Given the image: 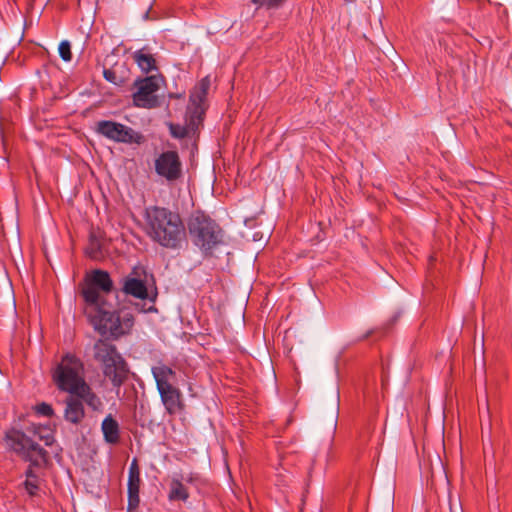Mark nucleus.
<instances>
[{
    "mask_svg": "<svg viewBox=\"0 0 512 512\" xmlns=\"http://www.w3.org/2000/svg\"><path fill=\"white\" fill-rule=\"evenodd\" d=\"M113 281L105 270H93L86 278L81 289V296L85 302L84 313L90 324L102 336L109 334L114 339L127 335L134 325V316L131 311L121 308L111 311L108 303L100 294L110 293Z\"/></svg>",
    "mask_w": 512,
    "mask_h": 512,
    "instance_id": "f257e3e1",
    "label": "nucleus"
},
{
    "mask_svg": "<svg viewBox=\"0 0 512 512\" xmlns=\"http://www.w3.org/2000/svg\"><path fill=\"white\" fill-rule=\"evenodd\" d=\"M144 221L147 236L161 247L177 250L186 242V228L177 211L149 206L145 208Z\"/></svg>",
    "mask_w": 512,
    "mask_h": 512,
    "instance_id": "f03ea898",
    "label": "nucleus"
},
{
    "mask_svg": "<svg viewBox=\"0 0 512 512\" xmlns=\"http://www.w3.org/2000/svg\"><path fill=\"white\" fill-rule=\"evenodd\" d=\"M54 440V434L49 428L37 424L27 426L25 431L14 427L10 428L3 437L8 452L33 464L40 461L46 462L48 459V452L41 447L39 442L50 446Z\"/></svg>",
    "mask_w": 512,
    "mask_h": 512,
    "instance_id": "7ed1b4c3",
    "label": "nucleus"
},
{
    "mask_svg": "<svg viewBox=\"0 0 512 512\" xmlns=\"http://www.w3.org/2000/svg\"><path fill=\"white\" fill-rule=\"evenodd\" d=\"M83 370L82 361L68 353L62 357L53 373L54 382L59 390L68 394H77L92 411L100 412L103 409V402L85 381L82 375Z\"/></svg>",
    "mask_w": 512,
    "mask_h": 512,
    "instance_id": "20e7f679",
    "label": "nucleus"
},
{
    "mask_svg": "<svg viewBox=\"0 0 512 512\" xmlns=\"http://www.w3.org/2000/svg\"><path fill=\"white\" fill-rule=\"evenodd\" d=\"M93 357L112 385L116 388L121 387L127 378L128 368L117 347L108 339H99L93 345Z\"/></svg>",
    "mask_w": 512,
    "mask_h": 512,
    "instance_id": "39448f33",
    "label": "nucleus"
},
{
    "mask_svg": "<svg viewBox=\"0 0 512 512\" xmlns=\"http://www.w3.org/2000/svg\"><path fill=\"white\" fill-rule=\"evenodd\" d=\"M188 231L192 243L204 254H211L223 242L222 228L203 212H196L189 218Z\"/></svg>",
    "mask_w": 512,
    "mask_h": 512,
    "instance_id": "423d86ee",
    "label": "nucleus"
},
{
    "mask_svg": "<svg viewBox=\"0 0 512 512\" xmlns=\"http://www.w3.org/2000/svg\"><path fill=\"white\" fill-rule=\"evenodd\" d=\"M133 87L136 91L132 94L134 106L138 108L152 109L159 105L156 92L159 90L158 79L155 76L137 78Z\"/></svg>",
    "mask_w": 512,
    "mask_h": 512,
    "instance_id": "0eeeda50",
    "label": "nucleus"
},
{
    "mask_svg": "<svg viewBox=\"0 0 512 512\" xmlns=\"http://www.w3.org/2000/svg\"><path fill=\"white\" fill-rule=\"evenodd\" d=\"M156 174L169 183L180 180L183 176V164L176 150L160 153L154 160Z\"/></svg>",
    "mask_w": 512,
    "mask_h": 512,
    "instance_id": "6e6552de",
    "label": "nucleus"
},
{
    "mask_svg": "<svg viewBox=\"0 0 512 512\" xmlns=\"http://www.w3.org/2000/svg\"><path fill=\"white\" fill-rule=\"evenodd\" d=\"M96 131L104 137L119 143L140 144L144 139L141 133L136 132L131 127L110 120L97 122Z\"/></svg>",
    "mask_w": 512,
    "mask_h": 512,
    "instance_id": "1a4fd4ad",
    "label": "nucleus"
},
{
    "mask_svg": "<svg viewBox=\"0 0 512 512\" xmlns=\"http://www.w3.org/2000/svg\"><path fill=\"white\" fill-rule=\"evenodd\" d=\"M122 291L126 295H130L142 300L148 297V289L146 286V271L143 267H134L132 271L123 278Z\"/></svg>",
    "mask_w": 512,
    "mask_h": 512,
    "instance_id": "9d476101",
    "label": "nucleus"
},
{
    "mask_svg": "<svg viewBox=\"0 0 512 512\" xmlns=\"http://www.w3.org/2000/svg\"><path fill=\"white\" fill-rule=\"evenodd\" d=\"M140 466L137 458H133L128 469L127 509L126 512H137L140 505L141 487Z\"/></svg>",
    "mask_w": 512,
    "mask_h": 512,
    "instance_id": "9b49d317",
    "label": "nucleus"
},
{
    "mask_svg": "<svg viewBox=\"0 0 512 512\" xmlns=\"http://www.w3.org/2000/svg\"><path fill=\"white\" fill-rule=\"evenodd\" d=\"M65 408L63 417L65 421L73 424L79 425L85 418V408L83 398L78 396L77 394H69L65 401Z\"/></svg>",
    "mask_w": 512,
    "mask_h": 512,
    "instance_id": "f8f14e48",
    "label": "nucleus"
},
{
    "mask_svg": "<svg viewBox=\"0 0 512 512\" xmlns=\"http://www.w3.org/2000/svg\"><path fill=\"white\" fill-rule=\"evenodd\" d=\"M168 414L174 415L184 409L181 391L174 385L157 389Z\"/></svg>",
    "mask_w": 512,
    "mask_h": 512,
    "instance_id": "ddd939ff",
    "label": "nucleus"
},
{
    "mask_svg": "<svg viewBox=\"0 0 512 512\" xmlns=\"http://www.w3.org/2000/svg\"><path fill=\"white\" fill-rule=\"evenodd\" d=\"M103 77L116 86H124L131 78V70L126 62L118 61L110 68H104Z\"/></svg>",
    "mask_w": 512,
    "mask_h": 512,
    "instance_id": "4468645a",
    "label": "nucleus"
},
{
    "mask_svg": "<svg viewBox=\"0 0 512 512\" xmlns=\"http://www.w3.org/2000/svg\"><path fill=\"white\" fill-rule=\"evenodd\" d=\"M151 371L155 379L157 389L174 385V382L176 381V372L172 368L160 363L157 366H153Z\"/></svg>",
    "mask_w": 512,
    "mask_h": 512,
    "instance_id": "2eb2a0df",
    "label": "nucleus"
},
{
    "mask_svg": "<svg viewBox=\"0 0 512 512\" xmlns=\"http://www.w3.org/2000/svg\"><path fill=\"white\" fill-rule=\"evenodd\" d=\"M132 59L145 73H149L157 69L156 59L150 53V49L147 46L134 51L132 53Z\"/></svg>",
    "mask_w": 512,
    "mask_h": 512,
    "instance_id": "dca6fc26",
    "label": "nucleus"
},
{
    "mask_svg": "<svg viewBox=\"0 0 512 512\" xmlns=\"http://www.w3.org/2000/svg\"><path fill=\"white\" fill-rule=\"evenodd\" d=\"M101 431L105 442L117 444L120 440V426L111 414L107 415L101 424Z\"/></svg>",
    "mask_w": 512,
    "mask_h": 512,
    "instance_id": "f3484780",
    "label": "nucleus"
},
{
    "mask_svg": "<svg viewBox=\"0 0 512 512\" xmlns=\"http://www.w3.org/2000/svg\"><path fill=\"white\" fill-rule=\"evenodd\" d=\"M168 499L169 501L183 502H186L189 499V492L180 478H172L169 484Z\"/></svg>",
    "mask_w": 512,
    "mask_h": 512,
    "instance_id": "a211bd4d",
    "label": "nucleus"
},
{
    "mask_svg": "<svg viewBox=\"0 0 512 512\" xmlns=\"http://www.w3.org/2000/svg\"><path fill=\"white\" fill-rule=\"evenodd\" d=\"M86 255L91 259H99L103 256L102 239L96 232H91L89 242L85 249Z\"/></svg>",
    "mask_w": 512,
    "mask_h": 512,
    "instance_id": "6ab92c4d",
    "label": "nucleus"
},
{
    "mask_svg": "<svg viewBox=\"0 0 512 512\" xmlns=\"http://www.w3.org/2000/svg\"><path fill=\"white\" fill-rule=\"evenodd\" d=\"M204 114L205 108H187L186 125L191 133H194L198 130L202 124Z\"/></svg>",
    "mask_w": 512,
    "mask_h": 512,
    "instance_id": "aec40b11",
    "label": "nucleus"
},
{
    "mask_svg": "<svg viewBox=\"0 0 512 512\" xmlns=\"http://www.w3.org/2000/svg\"><path fill=\"white\" fill-rule=\"evenodd\" d=\"M24 487L30 496H34L37 494V491L39 489L38 477L36 476L32 469H28L26 472V480L24 482Z\"/></svg>",
    "mask_w": 512,
    "mask_h": 512,
    "instance_id": "412c9836",
    "label": "nucleus"
},
{
    "mask_svg": "<svg viewBox=\"0 0 512 512\" xmlns=\"http://www.w3.org/2000/svg\"><path fill=\"white\" fill-rule=\"evenodd\" d=\"M207 94L204 93L203 90H197L196 88L191 92L189 97V105L187 108H204V103L206 100Z\"/></svg>",
    "mask_w": 512,
    "mask_h": 512,
    "instance_id": "4be33fe9",
    "label": "nucleus"
},
{
    "mask_svg": "<svg viewBox=\"0 0 512 512\" xmlns=\"http://www.w3.org/2000/svg\"><path fill=\"white\" fill-rule=\"evenodd\" d=\"M168 128L171 136L176 139H184L191 133L187 125H180L175 123H168Z\"/></svg>",
    "mask_w": 512,
    "mask_h": 512,
    "instance_id": "5701e85b",
    "label": "nucleus"
},
{
    "mask_svg": "<svg viewBox=\"0 0 512 512\" xmlns=\"http://www.w3.org/2000/svg\"><path fill=\"white\" fill-rule=\"evenodd\" d=\"M287 0H251L258 8L276 9L281 7Z\"/></svg>",
    "mask_w": 512,
    "mask_h": 512,
    "instance_id": "b1692460",
    "label": "nucleus"
},
{
    "mask_svg": "<svg viewBox=\"0 0 512 512\" xmlns=\"http://www.w3.org/2000/svg\"><path fill=\"white\" fill-rule=\"evenodd\" d=\"M59 55L62 60L69 62L72 60L71 44L69 41L64 40L60 42L58 47Z\"/></svg>",
    "mask_w": 512,
    "mask_h": 512,
    "instance_id": "393cba45",
    "label": "nucleus"
},
{
    "mask_svg": "<svg viewBox=\"0 0 512 512\" xmlns=\"http://www.w3.org/2000/svg\"><path fill=\"white\" fill-rule=\"evenodd\" d=\"M37 413L46 416V417H52L54 415V410L50 404H47L45 402L37 405L36 407Z\"/></svg>",
    "mask_w": 512,
    "mask_h": 512,
    "instance_id": "a878e982",
    "label": "nucleus"
},
{
    "mask_svg": "<svg viewBox=\"0 0 512 512\" xmlns=\"http://www.w3.org/2000/svg\"><path fill=\"white\" fill-rule=\"evenodd\" d=\"M199 479H200L199 474L195 473V472H190L186 476L181 477L182 482L184 481L188 484H195L199 481Z\"/></svg>",
    "mask_w": 512,
    "mask_h": 512,
    "instance_id": "bb28decb",
    "label": "nucleus"
},
{
    "mask_svg": "<svg viewBox=\"0 0 512 512\" xmlns=\"http://www.w3.org/2000/svg\"><path fill=\"white\" fill-rule=\"evenodd\" d=\"M209 86H210V82L207 78L205 79H202L199 83V85L196 87L197 90H203L204 89V93L205 94H208V89H209Z\"/></svg>",
    "mask_w": 512,
    "mask_h": 512,
    "instance_id": "cd10ccee",
    "label": "nucleus"
},
{
    "mask_svg": "<svg viewBox=\"0 0 512 512\" xmlns=\"http://www.w3.org/2000/svg\"><path fill=\"white\" fill-rule=\"evenodd\" d=\"M450 512H463V511H462V509H461V507H460V506H459V509H458V510H457V509H455V508L453 507V504L450 502Z\"/></svg>",
    "mask_w": 512,
    "mask_h": 512,
    "instance_id": "c85d7f7f",
    "label": "nucleus"
},
{
    "mask_svg": "<svg viewBox=\"0 0 512 512\" xmlns=\"http://www.w3.org/2000/svg\"><path fill=\"white\" fill-rule=\"evenodd\" d=\"M346 3L354 2L355 0H344Z\"/></svg>",
    "mask_w": 512,
    "mask_h": 512,
    "instance_id": "c756f323",
    "label": "nucleus"
}]
</instances>
